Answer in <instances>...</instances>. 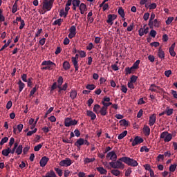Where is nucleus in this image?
<instances>
[{
  "label": "nucleus",
  "mask_w": 177,
  "mask_h": 177,
  "mask_svg": "<svg viewBox=\"0 0 177 177\" xmlns=\"http://www.w3.org/2000/svg\"><path fill=\"white\" fill-rule=\"evenodd\" d=\"M122 162H124V160H122V157L116 162H109V165L111 167V168H114V169H124V168H125V165H124Z\"/></svg>",
  "instance_id": "1"
},
{
  "label": "nucleus",
  "mask_w": 177,
  "mask_h": 177,
  "mask_svg": "<svg viewBox=\"0 0 177 177\" xmlns=\"http://www.w3.org/2000/svg\"><path fill=\"white\" fill-rule=\"evenodd\" d=\"M122 160L124 164H127L129 167H138V165H139L138 161L129 157L124 156Z\"/></svg>",
  "instance_id": "2"
},
{
  "label": "nucleus",
  "mask_w": 177,
  "mask_h": 177,
  "mask_svg": "<svg viewBox=\"0 0 177 177\" xmlns=\"http://www.w3.org/2000/svg\"><path fill=\"white\" fill-rule=\"evenodd\" d=\"M78 124V121L76 120H73L71 118H66L64 120L65 127H71V125H77Z\"/></svg>",
  "instance_id": "3"
},
{
  "label": "nucleus",
  "mask_w": 177,
  "mask_h": 177,
  "mask_svg": "<svg viewBox=\"0 0 177 177\" xmlns=\"http://www.w3.org/2000/svg\"><path fill=\"white\" fill-rule=\"evenodd\" d=\"M145 140L140 136H136L133 140L132 146H136L138 145H140V143H143Z\"/></svg>",
  "instance_id": "4"
},
{
  "label": "nucleus",
  "mask_w": 177,
  "mask_h": 177,
  "mask_svg": "<svg viewBox=\"0 0 177 177\" xmlns=\"http://www.w3.org/2000/svg\"><path fill=\"white\" fill-rule=\"evenodd\" d=\"M106 158H110V160H111L112 161H117V154L115 153V151H114L109 152L106 154Z\"/></svg>",
  "instance_id": "5"
},
{
  "label": "nucleus",
  "mask_w": 177,
  "mask_h": 177,
  "mask_svg": "<svg viewBox=\"0 0 177 177\" xmlns=\"http://www.w3.org/2000/svg\"><path fill=\"white\" fill-rule=\"evenodd\" d=\"M52 6H53V5L50 3L49 1H43V10L49 11L50 10V9H52Z\"/></svg>",
  "instance_id": "6"
},
{
  "label": "nucleus",
  "mask_w": 177,
  "mask_h": 177,
  "mask_svg": "<svg viewBox=\"0 0 177 177\" xmlns=\"http://www.w3.org/2000/svg\"><path fill=\"white\" fill-rule=\"evenodd\" d=\"M48 161H49V158L46 156L42 157L39 162L40 167H45L46 164H48Z\"/></svg>",
  "instance_id": "7"
},
{
  "label": "nucleus",
  "mask_w": 177,
  "mask_h": 177,
  "mask_svg": "<svg viewBox=\"0 0 177 177\" xmlns=\"http://www.w3.org/2000/svg\"><path fill=\"white\" fill-rule=\"evenodd\" d=\"M71 164V160L70 159L63 160H61L59 162V165L61 167H70Z\"/></svg>",
  "instance_id": "8"
},
{
  "label": "nucleus",
  "mask_w": 177,
  "mask_h": 177,
  "mask_svg": "<svg viewBox=\"0 0 177 177\" xmlns=\"http://www.w3.org/2000/svg\"><path fill=\"white\" fill-rule=\"evenodd\" d=\"M115 19H117V15H108V20H106V23H108L111 26H113V21L115 20Z\"/></svg>",
  "instance_id": "9"
},
{
  "label": "nucleus",
  "mask_w": 177,
  "mask_h": 177,
  "mask_svg": "<svg viewBox=\"0 0 177 177\" xmlns=\"http://www.w3.org/2000/svg\"><path fill=\"white\" fill-rule=\"evenodd\" d=\"M138 34L140 37H143L145 34H149V27H147L145 29L143 28H140L138 30Z\"/></svg>",
  "instance_id": "10"
},
{
  "label": "nucleus",
  "mask_w": 177,
  "mask_h": 177,
  "mask_svg": "<svg viewBox=\"0 0 177 177\" xmlns=\"http://www.w3.org/2000/svg\"><path fill=\"white\" fill-rule=\"evenodd\" d=\"M157 115L153 113L149 117V125L150 127H153L154 124H156V120Z\"/></svg>",
  "instance_id": "11"
},
{
  "label": "nucleus",
  "mask_w": 177,
  "mask_h": 177,
  "mask_svg": "<svg viewBox=\"0 0 177 177\" xmlns=\"http://www.w3.org/2000/svg\"><path fill=\"white\" fill-rule=\"evenodd\" d=\"M169 52L173 57L176 56V53H175V43H174L169 49Z\"/></svg>",
  "instance_id": "12"
},
{
  "label": "nucleus",
  "mask_w": 177,
  "mask_h": 177,
  "mask_svg": "<svg viewBox=\"0 0 177 177\" xmlns=\"http://www.w3.org/2000/svg\"><path fill=\"white\" fill-rule=\"evenodd\" d=\"M156 19V14L151 13V17L148 23V26H149V28H153V20Z\"/></svg>",
  "instance_id": "13"
},
{
  "label": "nucleus",
  "mask_w": 177,
  "mask_h": 177,
  "mask_svg": "<svg viewBox=\"0 0 177 177\" xmlns=\"http://www.w3.org/2000/svg\"><path fill=\"white\" fill-rule=\"evenodd\" d=\"M80 3H81V1L80 0H73L72 1L73 10H77V8L80 6Z\"/></svg>",
  "instance_id": "14"
},
{
  "label": "nucleus",
  "mask_w": 177,
  "mask_h": 177,
  "mask_svg": "<svg viewBox=\"0 0 177 177\" xmlns=\"http://www.w3.org/2000/svg\"><path fill=\"white\" fill-rule=\"evenodd\" d=\"M158 56L160 57V59H165V53H164V50H162V47L158 48Z\"/></svg>",
  "instance_id": "15"
},
{
  "label": "nucleus",
  "mask_w": 177,
  "mask_h": 177,
  "mask_svg": "<svg viewBox=\"0 0 177 177\" xmlns=\"http://www.w3.org/2000/svg\"><path fill=\"white\" fill-rule=\"evenodd\" d=\"M41 66H53V67H56V64L51 62L50 60L48 61H44L41 64Z\"/></svg>",
  "instance_id": "16"
},
{
  "label": "nucleus",
  "mask_w": 177,
  "mask_h": 177,
  "mask_svg": "<svg viewBox=\"0 0 177 177\" xmlns=\"http://www.w3.org/2000/svg\"><path fill=\"white\" fill-rule=\"evenodd\" d=\"M17 21H19L21 22V25L19 26V30H23V28H24V26H26V23L24 22V20L21 19V17H17Z\"/></svg>",
  "instance_id": "17"
},
{
  "label": "nucleus",
  "mask_w": 177,
  "mask_h": 177,
  "mask_svg": "<svg viewBox=\"0 0 177 177\" xmlns=\"http://www.w3.org/2000/svg\"><path fill=\"white\" fill-rule=\"evenodd\" d=\"M87 115L88 117H91V120H96V114L92 111H87Z\"/></svg>",
  "instance_id": "18"
},
{
  "label": "nucleus",
  "mask_w": 177,
  "mask_h": 177,
  "mask_svg": "<svg viewBox=\"0 0 177 177\" xmlns=\"http://www.w3.org/2000/svg\"><path fill=\"white\" fill-rule=\"evenodd\" d=\"M142 131L146 136H149L150 135V127H149V126H144Z\"/></svg>",
  "instance_id": "19"
},
{
  "label": "nucleus",
  "mask_w": 177,
  "mask_h": 177,
  "mask_svg": "<svg viewBox=\"0 0 177 177\" xmlns=\"http://www.w3.org/2000/svg\"><path fill=\"white\" fill-rule=\"evenodd\" d=\"M84 145V139L83 138H80L78 139L75 142V146L77 147H81Z\"/></svg>",
  "instance_id": "20"
},
{
  "label": "nucleus",
  "mask_w": 177,
  "mask_h": 177,
  "mask_svg": "<svg viewBox=\"0 0 177 177\" xmlns=\"http://www.w3.org/2000/svg\"><path fill=\"white\" fill-rule=\"evenodd\" d=\"M160 26H161V23L157 19L153 21V28H154V27L156 28H160Z\"/></svg>",
  "instance_id": "21"
},
{
  "label": "nucleus",
  "mask_w": 177,
  "mask_h": 177,
  "mask_svg": "<svg viewBox=\"0 0 177 177\" xmlns=\"http://www.w3.org/2000/svg\"><path fill=\"white\" fill-rule=\"evenodd\" d=\"M72 63L75 67V71H78V60L75 59L74 57H72Z\"/></svg>",
  "instance_id": "22"
},
{
  "label": "nucleus",
  "mask_w": 177,
  "mask_h": 177,
  "mask_svg": "<svg viewBox=\"0 0 177 177\" xmlns=\"http://www.w3.org/2000/svg\"><path fill=\"white\" fill-rule=\"evenodd\" d=\"M97 171L101 174V175H106L107 174V170L104 169V168L102 167H99L96 168Z\"/></svg>",
  "instance_id": "23"
},
{
  "label": "nucleus",
  "mask_w": 177,
  "mask_h": 177,
  "mask_svg": "<svg viewBox=\"0 0 177 177\" xmlns=\"http://www.w3.org/2000/svg\"><path fill=\"white\" fill-rule=\"evenodd\" d=\"M42 177H56V173H55L53 170H50V171L47 172L45 176H43Z\"/></svg>",
  "instance_id": "24"
},
{
  "label": "nucleus",
  "mask_w": 177,
  "mask_h": 177,
  "mask_svg": "<svg viewBox=\"0 0 177 177\" xmlns=\"http://www.w3.org/2000/svg\"><path fill=\"white\" fill-rule=\"evenodd\" d=\"M99 113L102 116L107 115V108H105V106H102L99 111Z\"/></svg>",
  "instance_id": "25"
},
{
  "label": "nucleus",
  "mask_w": 177,
  "mask_h": 177,
  "mask_svg": "<svg viewBox=\"0 0 177 177\" xmlns=\"http://www.w3.org/2000/svg\"><path fill=\"white\" fill-rule=\"evenodd\" d=\"M18 85H19V92H21L23 89H24V86H26V84L21 82V80H19L18 82Z\"/></svg>",
  "instance_id": "26"
},
{
  "label": "nucleus",
  "mask_w": 177,
  "mask_h": 177,
  "mask_svg": "<svg viewBox=\"0 0 177 177\" xmlns=\"http://www.w3.org/2000/svg\"><path fill=\"white\" fill-rule=\"evenodd\" d=\"M120 124L121 125V127H128V125H129V123L128 121H127V120L125 119H122L121 120H120Z\"/></svg>",
  "instance_id": "27"
},
{
  "label": "nucleus",
  "mask_w": 177,
  "mask_h": 177,
  "mask_svg": "<svg viewBox=\"0 0 177 177\" xmlns=\"http://www.w3.org/2000/svg\"><path fill=\"white\" fill-rule=\"evenodd\" d=\"M111 174L115 176H120V175H121V171L118 169H112Z\"/></svg>",
  "instance_id": "28"
},
{
  "label": "nucleus",
  "mask_w": 177,
  "mask_h": 177,
  "mask_svg": "<svg viewBox=\"0 0 177 177\" xmlns=\"http://www.w3.org/2000/svg\"><path fill=\"white\" fill-rule=\"evenodd\" d=\"M15 153H17L18 156H20V154L23 153V145H19L16 149Z\"/></svg>",
  "instance_id": "29"
},
{
  "label": "nucleus",
  "mask_w": 177,
  "mask_h": 177,
  "mask_svg": "<svg viewBox=\"0 0 177 177\" xmlns=\"http://www.w3.org/2000/svg\"><path fill=\"white\" fill-rule=\"evenodd\" d=\"M128 133V131H124L122 133H121L118 137V139H119L120 140H121V139H124V138H125V136H127Z\"/></svg>",
  "instance_id": "30"
},
{
  "label": "nucleus",
  "mask_w": 177,
  "mask_h": 177,
  "mask_svg": "<svg viewBox=\"0 0 177 177\" xmlns=\"http://www.w3.org/2000/svg\"><path fill=\"white\" fill-rule=\"evenodd\" d=\"M157 89H160V86H156V84H151L149 91H151V92H157Z\"/></svg>",
  "instance_id": "31"
},
{
  "label": "nucleus",
  "mask_w": 177,
  "mask_h": 177,
  "mask_svg": "<svg viewBox=\"0 0 177 177\" xmlns=\"http://www.w3.org/2000/svg\"><path fill=\"white\" fill-rule=\"evenodd\" d=\"M10 153V148L9 147L7 149H3L2 151V155L4 156V157H8Z\"/></svg>",
  "instance_id": "32"
},
{
  "label": "nucleus",
  "mask_w": 177,
  "mask_h": 177,
  "mask_svg": "<svg viewBox=\"0 0 177 177\" xmlns=\"http://www.w3.org/2000/svg\"><path fill=\"white\" fill-rule=\"evenodd\" d=\"M63 68L65 70H70V62L68 61H64L63 63Z\"/></svg>",
  "instance_id": "33"
},
{
  "label": "nucleus",
  "mask_w": 177,
  "mask_h": 177,
  "mask_svg": "<svg viewBox=\"0 0 177 177\" xmlns=\"http://www.w3.org/2000/svg\"><path fill=\"white\" fill-rule=\"evenodd\" d=\"M62 23H63V19H58L57 20H55L54 22H53V26H62Z\"/></svg>",
  "instance_id": "34"
},
{
  "label": "nucleus",
  "mask_w": 177,
  "mask_h": 177,
  "mask_svg": "<svg viewBox=\"0 0 177 177\" xmlns=\"http://www.w3.org/2000/svg\"><path fill=\"white\" fill-rule=\"evenodd\" d=\"M176 167H177V164L174 163L173 165H171L169 166V170L170 172H174V171H176Z\"/></svg>",
  "instance_id": "35"
},
{
  "label": "nucleus",
  "mask_w": 177,
  "mask_h": 177,
  "mask_svg": "<svg viewBox=\"0 0 177 177\" xmlns=\"http://www.w3.org/2000/svg\"><path fill=\"white\" fill-rule=\"evenodd\" d=\"M118 14L120 15V16H121V17H125V12H124V9H122V7H120L118 9Z\"/></svg>",
  "instance_id": "36"
},
{
  "label": "nucleus",
  "mask_w": 177,
  "mask_h": 177,
  "mask_svg": "<svg viewBox=\"0 0 177 177\" xmlns=\"http://www.w3.org/2000/svg\"><path fill=\"white\" fill-rule=\"evenodd\" d=\"M70 97H71V99L73 100H74V99H75V97H77V91H72L70 93Z\"/></svg>",
  "instance_id": "37"
},
{
  "label": "nucleus",
  "mask_w": 177,
  "mask_h": 177,
  "mask_svg": "<svg viewBox=\"0 0 177 177\" xmlns=\"http://www.w3.org/2000/svg\"><path fill=\"white\" fill-rule=\"evenodd\" d=\"M171 140H172V134L168 133L167 136H166V138L164 140L165 142H171Z\"/></svg>",
  "instance_id": "38"
},
{
  "label": "nucleus",
  "mask_w": 177,
  "mask_h": 177,
  "mask_svg": "<svg viewBox=\"0 0 177 177\" xmlns=\"http://www.w3.org/2000/svg\"><path fill=\"white\" fill-rule=\"evenodd\" d=\"M100 109V105L99 104H95L93 107V111L96 114H99V109Z\"/></svg>",
  "instance_id": "39"
},
{
  "label": "nucleus",
  "mask_w": 177,
  "mask_h": 177,
  "mask_svg": "<svg viewBox=\"0 0 177 177\" xmlns=\"http://www.w3.org/2000/svg\"><path fill=\"white\" fill-rule=\"evenodd\" d=\"M140 63V60H137L133 65L132 68L134 70H136L137 68H139V64Z\"/></svg>",
  "instance_id": "40"
},
{
  "label": "nucleus",
  "mask_w": 177,
  "mask_h": 177,
  "mask_svg": "<svg viewBox=\"0 0 177 177\" xmlns=\"http://www.w3.org/2000/svg\"><path fill=\"white\" fill-rule=\"evenodd\" d=\"M151 30L149 32V35L152 37V38H156V35H157V32L154 30V29L151 28Z\"/></svg>",
  "instance_id": "41"
},
{
  "label": "nucleus",
  "mask_w": 177,
  "mask_h": 177,
  "mask_svg": "<svg viewBox=\"0 0 177 177\" xmlns=\"http://www.w3.org/2000/svg\"><path fill=\"white\" fill-rule=\"evenodd\" d=\"M135 70L132 66L131 68H126V75H128V74H131V73Z\"/></svg>",
  "instance_id": "42"
},
{
  "label": "nucleus",
  "mask_w": 177,
  "mask_h": 177,
  "mask_svg": "<svg viewBox=\"0 0 177 177\" xmlns=\"http://www.w3.org/2000/svg\"><path fill=\"white\" fill-rule=\"evenodd\" d=\"M55 171H56V173L58 174L59 176H63V170L55 167Z\"/></svg>",
  "instance_id": "43"
},
{
  "label": "nucleus",
  "mask_w": 177,
  "mask_h": 177,
  "mask_svg": "<svg viewBox=\"0 0 177 177\" xmlns=\"http://www.w3.org/2000/svg\"><path fill=\"white\" fill-rule=\"evenodd\" d=\"M67 15H68V12L67 11H64V10H61L59 12V15L61 16V17H62V16H64V17H67Z\"/></svg>",
  "instance_id": "44"
},
{
  "label": "nucleus",
  "mask_w": 177,
  "mask_h": 177,
  "mask_svg": "<svg viewBox=\"0 0 177 177\" xmlns=\"http://www.w3.org/2000/svg\"><path fill=\"white\" fill-rule=\"evenodd\" d=\"M80 10H88V8H86V5L84 3H82L79 8Z\"/></svg>",
  "instance_id": "45"
},
{
  "label": "nucleus",
  "mask_w": 177,
  "mask_h": 177,
  "mask_svg": "<svg viewBox=\"0 0 177 177\" xmlns=\"http://www.w3.org/2000/svg\"><path fill=\"white\" fill-rule=\"evenodd\" d=\"M8 140H9V138L8 137H4L3 138H2L0 142V146H3V144L6 143Z\"/></svg>",
  "instance_id": "46"
},
{
  "label": "nucleus",
  "mask_w": 177,
  "mask_h": 177,
  "mask_svg": "<svg viewBox=\"0 0 177 177\" xmlns=\"http://www.w3.org/2000/svg\"><path fill=\"white\" fill-rule=\"evenodd\" d=\"M101 103L103 104V106L108 109L109 106H112L113 103L111 102H104V101H102Z\"/></svg>",
  "instance_id": "47"
},
{
  "label": "nucleus",
  "mask_w": 177,
  "mask_h": 177,
  "mask_svg": "<svg viewBox=\"0 0 177 177\" xmlns=\"http://www.w3.org/2000/svg\"><path fill=\"white\" fill-rule=\"evenodd\" d=\"M140 151L141 153H143V151H145L146 153H149V151H150V149L147 148V147L143 146L141 147Z\"/></svg>",
  "instance_id": "48"
},
{
  "label": "nucleus",
  "mask_w": 177,
  "mask_h": 177,
  "mask_svg": "<svg viewBox=\"0 0 177 177\" xmlns=\"http://www.w3.org/2000/svg\"><path fill=\"white\" fill-rule=\"evenodd\" d=\"M37 131H38V129L37 128L34 129L33 131H28L26 135L28 136H31L32 135H34V133H35L37 132Z\"/></svg>",
  "instance_id": "49"
},
{
  "label": "nucleus",
  "mask_w": 177,
  "mask_h": 177,
  "mask_svg": "<svg viewBox=\"0 0 177 177\" xmlns=\"http://www.w3.org/2000/svg\"><path fill=\"white\" fill-rule=\"evenodd\" d=\"M165 111L167 115H172V114L174 113V109H166Z\"/></svg>",
  "instance_id": "50"
},
{
  "label": "nucleus",
  "mask_w": 177,
  "mask_h": 177,
  "mask_svg": "<svg viewBox=\"0 0 177 177\" xmlns=\"http://www.w3.org/2000/svg\"><path fill=\"white\" fill-rule=\"evenodd\" d=\"M172 21H174V17H169L166 21V24L167 26H169V24L172 23Z\"/></svg>",
  "instance_id": "51"
},
{
  "label": "nucleus",
  "mask_w": 177,
  "mask_h": 177,
  "mask_svg": "<svg viewBox=\"0 0 177 177\" xmlns=\"http://www.w3.org/2000/svg\"><path fill=\"white\" fill-rule=\"evenodd\" d=\"M168 132L167 131H164L160 134V139H165V138H167V135H168Z\"/></svg>",
  "instance_id": "52"
},
{
  "label": "nucleus",
  "mask_w": 177,
  "mask_h": 177,
  "mask_svg": "<svg viewBox=\"0 0 177 177\" xmlns=\"http://www.w3.org/2000/svg\"><path fill=\"white\" fill-rule=\"evenodd\" d=\"M12 13H15L17 12V3H14L12 6Z\"/></svg>",
  "instance_id": "53"
},
{
  "label": "nucleus",
  "mask_w": 177,
  "mask_h": 177,
  "mask_svg": "<svg viewBox=\"0 0 177 177\" xmlns=\"http://www.w3.org/2000/svg\"><path fill=\"white\" fill-rule=\"evenodd\" d=\"M136 81H138V76L136 75H132L131 79H130V82H136Z\"/></svg>",
  "instance_id": "54"
},
{
  "label": "nucleus",
  "mask_w": 177,
  "mask_h": 177,
  "mask_svg": "<svg viewBox=\"0 0 177 177\" xmlns=\"http://www.w3.org/2000/svg\"><path fill=\"white\" fill-rule=\"evenodd\" d=\"M41 148H42V144H39L38 145H37L34 147V151H39V149H41Z\"/></svg>",
  "instance_id": "55"
},
{
  "label": "nucleus",
  "mask_w": 177,
  "mask_h": 177,
  "mask_svg": "<svg viewBox=\"0 0 177 177\" xmlns=\"http://www.w3.org/2000/svg\"><path fill=\"white\" fill-rule=\"evenodd\" d=\"M86 88V89H89V91H93L95 89V84H88Z\"/></svg>",
  "instance_id": "56"
},
{
  "label": "nucleus",
  "mask_w": 177,
  "mask_h": 177,
  "mask_svg": "<svg viewBox=\"0 0 177 177\" xmlns=\"http://www.w3.org/2000/svg\"><path fill=\"white\" fill-rule=\"evenodd\" d=\"M121 91H122V92H123V93H127V92H128V88L126 87L125 85H122Z\"/></svg>",
  "instance_id": "57"
},
{
  "label": "nucleus",
  "mask_w": 177,
  "mask_h": 177,
  "mask_svg": "<svg viewBox=\"0 0 177 177\" xmlns=\"http://www.w3.org/2000/svg\"><path fill=\"white\" fill-rule=\"evenodd\" d=\"M80 57H85L86 56V53H85V51L84 50H81V51H77Z\"/></svg>",
  "instance_id": "58"
},
{
  "label": "nucleus",
  "mask_w": 177,
  "mask_h": 177,
  "mask_svg": "<svg viewBox=\"0 0 177 177\" xmlns=\"http://www.w3.org/2000/svg\"><path fill=\"white\" fill-rule=\"evenodd\" d=\"M69 31H70V32H72V33H73V34H76V33H75V31H77V28H75V26H72L70 28Z\"/></svg>",
  "instance_id": "59"
},
{
  "label": "nucleus",
  "mask_w": 177,
  "mask_h": 177,
  "mask_svg": "<svg viewBox=\"0 0 177 177\" xmlns=\"http://www.w3.org/2000/svg\"><path fill=\"white\" fill-rule=\"evenodd\" d=\"M171 74H172V71H171V70H168V71H165V75L167 78H169V75H171Z\"/></svg>",
  "instance_id": "60"
},
{
  "label": "nucleus",
  "mask_w": 177,
  "mask_h": 177,
  "mask_svg": "<svg viewBox=\"0 0 177 177\" xmlns=\"http://www.w3.org/2000/svg\"><path fill=\"white\" fill-rule=\"evenodd\" d=\"M28 150H30V146H26V147L24 148L23 149V153L24 154H27V153H28Z\"/></svg>",
  "instance_id": "61"
},
{
  "label": "nucleus",
  "mask_w": 177,
  "mask_h": 177,
  "mask_svg": "<svg viewBox=\"0 0 177 177\" xmlns=\"http://www.w3.org/2000/svg\"><path fill=\"white\" fill-rule=\"evenodd\" d=\"M149 8L150 10H151V9H156V8H157V3H152L151 5L149 6Z\"/></svg>",
  "instance_id": "62"
},
{
  "label": "nucleus",
  "mask_w": 177,
  "mask_h": 177,
  "mask_svg": "<svg viewBox=\"0 0 177 177\" xmlns=\"http://www.w3.org/2000/svg\"><path fill=\"white\" fill-rule=\"evenodd\" d=\"M57 84L58 85H63V77L62 76L59 77L57 80Z\"/></svg>",
  "instance_id": "63"
},
{
  "label": "nucleus",
  "mask_w": 177,
  "mask_h": 177,
  "mask_svg": "<svg viewBox=\"0 0 177 177\" xmlns=\"http://www.w3.org/2000/svg\"><path fill=\"white\" fill-rule=\"evenodd\" d=\"M95 158H86L84 160V162H87V163H89V162H93V161H95Z\"/></svg>",
  "instance_id": "64"
}]
</instances>
